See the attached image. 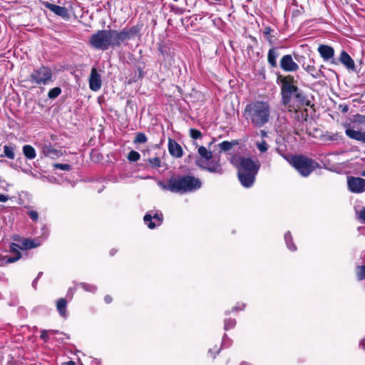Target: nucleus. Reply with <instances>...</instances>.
Returning <instances> with one entry per match:
<instances>
[{
	"instance_id": "nucleus-25",
	"label": "nucleus",
	"mask_w": 365,
	"mask_h": 365,
	"mask_svg": "<svg viewBox=\"0 0 365 365\" xmlns=\"http://www.w3.org/2000/svg\"><path fill=\"white\" fill-rule=\"evenodd\" d=\"M14 150H15V146L5 145L4 146V155H1V157L5 156L10 160H13L15 158Z\"/></svg>"
},
{
	"instance_id": "nucleus-44",
	"label": "nucleus",
	"mask_w": 365,
	"mask_h": 365,
	"mask_svg": "<svg viewBox=\"0 0 365 365\" xmlns=\"http://www.w3.org/2000/svg\"><path fill=\"white\" fill-rule=\"evenodd\" d=\"M9 200V196L0 193V202H5Z\"/></svg>"
},
{
	"instance_id": "nucleus-38",
	"label": "nucleus",
	"mask_w": 365,
	"mask_h": 365,
	"mask_svg": "<svg viewBox=\"0 0 365 365\" xmlns=\"http://www.w3.org/2000/svg\"><path fill=\"white\" fill-rule=\"evenodd\" d=\"M190 136L193 139H198L202 137V133L200 130L194 128L190 130Z\"/></svg>"
},
{
	"instance_id": "nucleus-8",
	"label": "nucleus",
	"mask_w": 365,
	"mask_h": 365,
	"mask_svg": "<svg viewBox=\"0 0 365 365\" xmlns=\"http://www.w3.org/2000/svg\"><path fill=\"white\" fill-rule=\"evenodd\" d=\"M197 165L212 173L222 175L224 173L220 158H212V156L210 160H197Z\"/></svg>"
},
{
	"instance_id": "nucleus-42",
	"label": "nucleus",
	"mask_w": 365,
	"mask_h": 365,
	"mask_svg": "<svg viewBox=\"0 0 365 365\" xmlns=\"http://www.w3.org/2000/svg\"><path fill=\"white\" fill-rule=\"evenodd\" d=\"M356 121L360 123H365V115H360L358 114L355 116Z\"/></svg>"
},
{
	"instance_id": "nucleus-12",
	"label": "nucleus",
	"mask_w": 365,
	"mask_h": 365,
	"mask_svg": "<svg viewBox=\"0 0 365 365\" xmlns=\"http://www.w3.org/2000/svg\"><path fill=\"white\" fill-rule=\"evenodd\" d=\"M101 77L96 68H93L89 77V87L93 91H98L101 88Z\"/></svg>"
},
{
	"instance_id": "nucleus-28",
	"label": "nucleus",
	"mask_w": 365,
	"mask_h": 365,
	"mask_svg": "<svg viewBox=\"0 0 365 365\" xmlns=\"http://www.w3.org/2000/svg\"><path fill=\"white\" fill-rule=\"evenodd\" d=\"M284 240L287 244V247L291 251H295L297 250L296 246L292 243V237L290 232H287L284 235Z\"/></svg>"
},
{
	"instance_id": "nucleus-40",
	"label": "nucleus",
	"mask_w": 365,
	"mask_h": 365,
	"mask_svg": "<svg viewBox=\"0 0 365 365\" xmlns=\"http://www.w3.org/2000/svg\"><path fill=\"white\" fill-rule=\"evenodd\" d=\"M28 215L29 216V217L33 220V221H37L38 219V214L36 211L35 210H30L29 212H28Z\"/></svg>"
},
{
	"instance_id": "nucleus-33",
	"label": "nucleus",
	"mask_w": 365,
	"mask_h": 365,
	"mask_svg": "<svg viewBox=\"0 0 365 365\" xmlns=\"http://www.w3.org/2000/svg\"><path fill=\"white\" fill-rule=\"evenodd\" d=\"M148 163L153 168H155L160 167V165H161L160 160L158 157L150 158L148 160Z\"/></svg>"
},
{
	"instance_id": "nucleus-19",
	"label": "nucleus",
	"mask_w": 365,
	"mask_h": 365,
	"mask_svg": "<svg viewBox=\"0 0 365 365\" xmlns=\"http://www.w3.org/2000/svg\"><path fill=\"white\" fill-rule=\"evenodd\" d=\"M168 150L170 154L175 158H180L183 154L182 147L180 144L170 138L168 140Z\"/></svg>"
},
{
	"instance_id": "nucleus-20",
	"label": "nucleus",
	"mask_w": 365,
	"mask_h": 365,
	"mask_svg": "<svg viewBox=\"0 0 365 365\" xmlns=\"http://www.w3.org/2000/svg\"><path fill=\"white\" fill-rule=\"evenodd\" d=\"M339 60L348 70L355 71L354 61L345 51L341 52Z\"/></svg>"
},
{
	"instance_id": "nucleus-22",
	"label": "nucleus",
	"mask_w": 365,
	"mask_h": 365,
	"mask_svg": "<svg viewBox=\"0 0 365 365\" xmlns=\"http://www.w3.org/2000/svg\"><path fill=\"white\" fill-rule=\"evenodd\" d=\"M41 245V241L38 239H24L21 241V249H32L38 247Z\"/></svg>"
},
{
	"instance_id": "nucleus-13",
	"label": "nucleus",
	"mask_w": 365,
	"mask_h": 365,
	"mask_svg": "<svg viewBox=\"0 0 365 365\" xmlns=\"http://www.w3.org/2000/svg\"><path fill=\"white\" fill-rule=\"evenodd\" d=\"M143 220L150 229H153L161 225L163 222V215L161 213H155L153 215L146 214Z\"/></svg>"
},
{
	"instance_id": "nucleus-6",
	"label": "nucleus",
	"mask_w": 365,
	"mask_h": 365,
	"mask_svg": "<svg viewBox=\"0 0 365 365\" xmlns=\"http://www.w3.org/2000/svg\"><path fill=\"white\" fill-rule=\"evenodd\" d=\"M289 163L304 177L308 176L318 166L314 160L303 155L293 156Z\"/></svg>"
},
{
	"instance_id": "nucleus-15",
	"label": "nucleus",
	"mask_w": 365,
	"mask_h": 365,
	"mask_svg": "<svg viewBox=\"0 0 365 365\" xmlns=\"http://www.w3.org/2000/svg\"><path fill=\"white\" fill-rule=\"evenodd\" d=\"M43 5L46 8L48 9L50 11L53 12L55 14L64 19L68 18V10L66 7L53 4L48 1L43 2Z\"/></svg>"
},
{
	"instance_id": "nucleus-11",
	"label": "nucleus",
	"mask_w": 365,
	"mask_h": 365,
	"mask_svg": "<svg viewBox=\"0 0 365 365\" xmlns=\"http://www.w3.org/2000/svg\"><path fill=\"white\" fill-rule=\"evenodd\" d=\"M320 56L324 61H331V63L336 64V60L334 58V49L327 45H319L317 49Z\"/></svg>"
},
{
	"instance_id": "nucleus-45",
	"label": "nucleus",
	"mask_w": 365,
	"mask_h": 365,
	"mask_svg": "<svg viewBox=\"0 0 365 365\" xmlns=\"http://www.w3.org/2000/svg\"><path fill=\"white\" fill-rule=\"evenodd\" d=\"M112 301V297L109 295L105 297V302L108 304L110 303Z\"/></svg>"
},
{
	"instance_id": "nucleus-30",
	"label": "nucleus",
	"mask_w": 365,
	"mask_h": 365,
	"mask_svg": "<svg viewBox=\"0 0 365 365\" xmlns=\"http://www.w3.org/2000/svg\"><path fill=\"white\" fill-rule=\"evenodd\" d=\"M147 137L143 133H137L134 143H144L147 141Z\"/></svg>"
},
{
	"instance_id": "nucleus-4",
	"label": "nucleus",
	"mask_w": 365,
	"mask_h": 365,
	"mask_svg": "<svg viewBox=\"0 0 365 365\" xmlns=\"http://www.w3.org/2000/svg\"><path fill=\"white\" fill-rule=\"evenodd\" d=\"M158 185L164 190L185 193L199 189L202 184L200 179L194 176L178 175L172 177L167 182L158 181Z\"/></svg>"
},
{
	"instance_id": "nucleus-51",
	"label": "nucleus",
	"mask_w": 365,
	"mask_h": 365,
	"mask_svg": "<svg viewBox=\"0 0 365 365\" xmlns=\"http://www.w3.org/2000/svg\"><path fill=\"white\" fill-rule=\"evenodd\" d=\"M41 274H42V272H39V273H38V277H37L36 278H38H38L40 277V276H41Z\"/></svg>"
},
{
	"instance_id": "nucleus-31",
	"label": "nucleus",
	"mask_w": 365,
	"mask_h": 365,
	"mask_svg": "<svg viewBox=\"0 0 365 365\" xmlns=\"http://www.w3.org/2000/svg\"><path fill=\"white\" fill-rule=\"evenodd\" d=\"M140 154L135 150H131L128 155V160L131 162H136L140 159Z\"/></svg>"
},
{
	"instance_id": "nucleus-32",
	"label": "nucleus",
	"mask_w": 365,
	"mask_h": 365,
	"mask_svg": "<svg viewBox=\"0 0 365 365\" xmlns=\"http://www.w3.org/2000/svg\"><path fill=\"white\" fill-rule=\"evenodd\" d=\"M356 275L359 280L365 279V266H359L357 267Z\"/></svg>"
},
{
	"instance_id": "nucleus-7",
	"label": "nucleus",
	"mask_w": 365,
	"mask_h": 365,
	"mask_svg": "<svg viewBox=\"0 0 365 365\" xmlns=\"http://www.w3.org/2000/svg\"><path fill=\"white\" fill-rule=\"evenodd\" d=\"M30 81L36 85H47L53 81L52 70L48 66L34 69L29 76Z\"/></svg>"
},
{
	"instance_id": "nucleus-14",
	"label": "nucleus",
	"mask_w": 365,
	"mask_h": 365,
	"mask_svg": "<svg viewBox=\"0 0 365 365\" xmlns=\"http://www.w3.org/2000/svg\"><path fill=\"white\" fill-rule=\"evenodd\" d=\"M18 248H20L19 246L15 243H11L10 245V250L11 252H14L15 254L14 257H9L5 256L2 258V259L0 262V266L4 265V264H9V263H14L19 260L21 257V254L18 250Z\"/></svg>"
},
{
	"instance_id": "nucleus-35",
	"label": "nucleus",
	"mask_w": 365,
	"mask_h": 365,
	"mask_svg": "<svg viewBox=\"0 0 365 365\" xmlns=\"http://www.w3.org/2000/svg\"><path fill=\"white\" fill-rule=\"evenodd\" d=\"M256 145H257L258 150L261 153H264L268 150V145L264 140H262L259 143H257Z\"/></svg>"
},
{
	"instance_id": "nucleus-21",
	"label": "nucleus",
	"mask_w": 365,
	"mask_h": 365,
	"mask_svg": "<svg viewBox=\"0 0 365 365\" xmlns=\"http://www.w3.org/2000/svg\"><path fill=\"white\" fill-rule=\"evenodd\" d=\"M279 56L277 48L273 47L270 48L267 53V61L269 66L272 68L277 66V58Z\"/></svg>"
},
{
	"instance_id": "nucleus-9",
	"label": "nucleus",
	"mask_w": 365,
	"mask_h": 365,
	"mask_svg": "<svg viewBox=\"0 0 365 365\" xmlns=\"http://www.w3.org/2000/svg\"><path fill=\"white\" fill-rule=\"evenodd\" d=\"M347 185L351 192L361 193L365 191V179L349 176L347 177Z\"/></svg>"
},
{
	"instance_id": "nucleus-34",
	"label": "nucleus",
	"mask_w": 365,
	"mask_h": 365,
	"mask_svg": "<svg viewBox=\"0 0 365 365\" xmlns=\"http://www.w3.org/2000/svg\"><path fill=\"white\" fill-rule=\"evenodd\" d=\"M81 287H82L84 290L90 292H95L97 289L96 287L93 284H88L86 283L80 284Z\"/></svg>"
},
{
	"instance_id": "nucleus-54",
	"label": "nucleus",
	"mask_w": 365,
	"mask_h": 365,
	"mask_svg": "<svg viewBox=\"0 0 365 365\" xmlns=\"http://www.w3.org/2000/svg\"><path fill=\"white\" fill-rule=\"evenodd\" d=\"M225 339H224L223 341H222V345H225Z\"/></svg>"
},
{
	"instance_id": "nucleus-29",
	"label": "nucleus",
	"mask_w": 365,
	"mask_h": 365,
	"mask_svg": "<svg viewBox=\"0 0 365 365\" xmlns=\"http://www.w3.org/2000/svg\"><path fill=\"white\" fill-rule=\"evenodd\" d=\"M61 93V89L59 87H55L48 91V97L51 99L57 98Z\"/></svg>"
},
{
	"instance_id": "nucleus-37",
	"label": "nucleus",
	"mask_w": 365,
	"mask_h": 365,
	"mask_svg": "<svg viewBox=\"0 0 365 365\" xmlns=\"http://www.w3.org/2000/svg\"><path fill=\"white\" fill-rule=\"evenodd\" d=\"M53 168L56 169H60L62 170H70L71 167L68 164H63V163H55L53 164Z\"/></svg>"
},
{
	"instance_id": "nucleus-52",
	"label": "nucleus",
	"mask_w": 365,
	"mask_h": 365,
	"mask_svg": "<svg viewBox=\"0 0 365 365\" xmlns=\"http://www.w3.org/2000/svg\"><path fill=\"white\" fill-rule=\"evenodd\" d=\"M324 68V66L323 65H322L319 69H321V70H322V69H323Z\"/></svg>"
},
{
	"instance_id": "nucleus-46",
	"label": "nucleus",
	"mask_w": 365,
	"mask_h": 365,
	"mask_svg": "<svg viewBox=\"0 0 365 365\" xmlns=\"http://www.w3.org/2000/svg\"><path fill=\"white\" fill-rule=\"evenodd\" d=\"M360 346L365 349V339L361 341Z\"/></svg>"
},
{
	"instance_id": "nucleus-17",
	"label": "nucleus",
	"mask_w": 365,
	"mask_h": 365,
	"mask_svg": "<svg viewBox=\"0 0 365 365\" xmlns=\"http://www.w3.org/2000/svg\"><path fill=\"white\" fill-rule=\"evenodd\" d=\"M310 63L307 64L304 63L302 65L303 68L310 74L314 78H319L321 77H324V73L321 71V69H317L314 66V61L313 59L309 61Z\"/></svg>"
},
{
	"instance_id": "nucleus-26",
	"label": "nucleus",
	"mask_w": 365,
	"mask_h": 365,
	"mask_svg": "<svg viewBox=\"0 0 365 365\" xmlns=\"http://www.w3.org/2000/svg\"><path fill=\"white\" fill-rule=\"evenodd\" d=\"M238 144L237 140L227 141L225 140L219 144V148L222 151L227 152L230 151L233 146Z\"/></svg>"
},
{
	"instance_id": "nucleus-23",
	"label": "nucleus",
	"mask_w": 365,
	"mask_h": 365,
	"mask_svg": "<svg viewBox=\"0 0 365 365\" xmlns=\"http://www.w3.org/2000/svg\"><path fill=\"white\" fill-rule=\"evenodd\" d=\"M56 307H57V310L59 312L60 315L63 318H66L67 317V314H66L67 302H66V300L63 298L59 299L56 302Z\"/></svg>"
},
{
	"instance_id": "nucleus-16",
	"label": "nucleus",
	"mask_w": 365,
	"mask_h": 365,
	"mask_svg": "<svg viewBox=\"0 0 365 365\" xmlns=\"http://www.w3.org/2000/svg\"><path fill=\"white\" fill-rule=\"evenodd\" d=\"M346 135L351 139H354L365 143V130L364 131L356 128H347L345 130Z\"/></svg>"
},
{
	"instance_id": "nucleus-53",
	"label": "nucleus",
	"mask_w": 365,
	"mask_h": 365,
	"mask_svg": "<svg viewBox=\"0 0 365 365\" xmlns=\"http://www.w3.org/2000/svg\"><path fill=\"white\" fill-rule=\"evenodd\" d=\"M262 135H266V133L264 131H262Z\"/></svg>"
},
{
	"instance_id": "nucleus-39",
	"label": "nucleus",
	"mask_w": 365,
	"mask_h": 365,
	"mask_svg": "<svg viewBox=\"0 0 365 365\" xmlns=\"http://www.w3.org/2000/svg\"><path fill=\"white\" fill-rule=\"evenodd\" d=\"M235 320L234 319H226L225 321V329L228 330L231 328H233L235 325Z\"/></svg>"
},
{
	"instance_id": "nucleus-36",
	"label": "nucleus",
	"mask_w": 365,
	"mask_h": 365,
	"mask_svg": "<svg viewBox=\"0 0 365 365\" xmlns=\"http://www.w3.org/2000/svg\"><path fill=\"white\" fill-rule=\"evenodd\" d=\"M272 31V29L267 26L265 27L263 31V34L266 37L267 40L270 43H272V37L270 36L271 32Z\"/></svg>"
},
{
	"instance_id": "nucleus-2",
	"label": "nucleus",
	"mask_w": 365,
	"mask_h": 365,
	"mask_svg": "<svg viewBox=\"0 0 365 365\" xmlns=\"http://www.w3.org/2000/svg\"><path fill=\"white\" fill-rule=\"evenodd\" d=\"M229 161L237 168L241 184L245 187L252 186L261 166L260 162L251 158L240 156L237 153L230 154Z\"/></svg>"
},
{
	"instance_id": "nucleus-10",
	"label": "nucleus",
	"mask_w": 365,
	"mask_h": 365,
	"mask_svg": "<svg viewBox=\"0 0 365 365\" xmlns=\"http://www.w3.org/2000/svg\"><path fill=\"white\" fill-rule=\"evenodd\" d=\"M280 68L286 72H295L299 70V65L294 61L290 54L284 55L279 62Z\"/></svg>"
},
{
	"instance_id": "nucleus-18",
	"label": "nucleus",
	"mask_w": 365,
	"mask_h": 365,
	"mask_svg": "<svg viewBox=\"0 0 365 365\" xmlns=\"http://www.w3.org/2000/svg\"><path fill=\"white\" fill-rule=\"evenodd\" d=\"M42 153L45 157L51 159H57L63 155L61 150L55 148L51 144L45 145L42 147Z\"/></svg>"
},
{
	"instance_id": "nucleus-50",
	"label": "nucleus",
	"mask_w": 365,
	"mask_h": 365,
	"mask_svg": "<svg viewBox=\"0 0 365 365\" xmlns=\"http://www.w3.org/2000/svg\"><path fill=\"white\" fill-rule=\"evenodd\" d=\"M114 253H115V252L113 251V250H112L110 251V255H114Z\"/></svg>"
},
{
	"instance_id": "nucleus-43",
	"label": "nucleus",
	"mask_w": 365,
	"mask_h": 365,
	"mask_svg": "<svg viewBox=\"0 0 365 365\" xmlns=\"http://www.w3.org/2000/svg\"><path fill=\"white\" fill-rule=\"evenodd\" d=\"M41 338L44 341H46L48 340V331H46V330L41 331Z\"/></svg>"
},
{
	"instance_id": "nucleus-48",
	"label": "nucleus",
	"mask_w": 365,
	"mask_h": 365,
	"mask_svg": "<svg viewBox=\"0 0 365 365\" xmlns=\"http://www.w3.org/2000/svg\"><path fill=\"white\" fill-rule=\"evenodd\" d=\"M66 365H76V363L73 361H69L66 363Z\"/></svg>"
},
{
	"instance_id": "nucleus-27",
	"label": "nucleus",
	"mask_w": 365,
	"mask_h": 365,
	"mask_svg": "<svg viewBox=\"0 0 365 365\" xmlns=\"http://www.w3.org/2000/svg\"><path fill=\"white\" fill-rule=\"evenodd\" d=\"M198 153L200 154V155L202 158L200 160H210L211 158V157L212 156V152L209 151L204 146H200L198 148Z\"/></svg>"
},
{
	"instance_id": "nucleus-24",
	"label": "nucleus",
	"mask_w": 365,
	"mask_h": 365,
	"mask_svg": "<svg viewBox=\"0 0 365 365\" xmlns=\"http://www.w3.org/2000/svg\"><path fill=\"white\" fill-rule=\"evenodd\" d=\"M22 150L25 157L29 160H33L36 156L35 149L30 145H24Z\"/></svg>"
},
{
	"instance_id": "nucleus-3",
	"label": "nucleus",
	"mask_w": 365,
	"mask_h": 365,
	"mask_svg": "<svg viewBox=\"0 0 365 365\" xmlns=\"http://www.w3.org/2000/svg\"><path fill=\"white\" fill-rule=\"evenodd\" d=\"M243 114L254 126L260 128L269 121L271 107L267 101H254L247 104Z\"/></svg>"
},
{
	"instance_id": "nucleus-49",
	"label": "nucleus",
	"mask_w": 365,
	"mask_h": 365,
	"mask_svg": "<svg viewBox=\"0 0 365 365\" xmlns=\"http://www.w3.org/2000/svg\"><path fill=\"white\" fill-rule=\"evenodd\" d=\"M361 175L365 177V170L361 172Z\"/></svg>"
},
{
	"instance_id": "nucleus-41",
	"label": "nucleus",
	"mask_w": 365,
	"mask_h": 365,
	"mask_svg": "<svg viewBox=\"0 0 365 365\" xmlns=\"http://www.w3.org/2000/svg\"><path fill=\"white\" fill-rule=\"evenodd\" d=\"M358 217L359 219L362 221V222H364L365 221V208H362L358 213Z\"/></svg>"
},
{
	"instance_id": "nucleus-5",
	"label": "nucleus",
	"mask_w": 365,
	"mask_h": 365,
	"mask_svg": "<svg viewBox=\"0 0 365 365\" xmlns=\"http://www.w3.org/2000/svg\"><path fill=\"white\" fill-rule=\"evenodd\" d=\"M277 83L281 84L282 102L284 105H288L292 97L301 100L302 93L295 85L293 76L290 75L286 76L279 75L277 77Z\"/></svg>"
},
{
	"instance_id": "nucleus-1",
	"label": "nucleus",
	"mask_w": 365,
	"mask_h": 365,
	"mask_svg": "<svg viewBox=\"0 0 365 365\" xmlns=\"http://www.w3.org/2000/svg\"><path fill=\"white\" fill-rule=\"evenodd\" d=\"M138 32L136 26L124 28L121 31L113 29L99 30L91 35L90 45L98 50L106 51L110 47H118L125 41L134 37Z\"/></svg>"
},
{
	"instance_id": "nucleus-47",
	"label": "nucleus",
	"mask_w": 365,
	"mask_h": 365,
	"mask_svg": "<svg viewBox=\"0 0 365 365\" xmlns=\"http://www.w3.org/2000/svg\"><path fill=\"white\" fill-rule=\"evenodd\" d=\"M37 281H38V278H36V279L34 280V282H33V283H32V285H33V287H36V284H37Z\"/></svg>"
}]
</instances>
